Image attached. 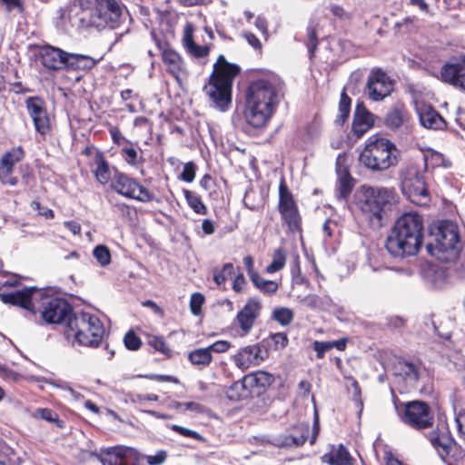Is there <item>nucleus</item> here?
<instances>
[{
    "label": "nucleus",
    "mask_w": 465,
    "mask_h": 465,
    "mask_svg": "<svg viewBox=\"0 0 465 465\" xmlns=\"http://www.w3.org/2000/svg\"><path fill=\"white\" fill-rule=\"evenodd\" d=\"M422 367L420 362L398 359L392 365V374L395 381L403 382L405 389H414L420 378Z\"/></svg>",
    "instance_id": "obj_16"
},
{
    "label": "nucleus",
    "mask_w": 465,
    "mask_h": 465,
    "mask_svg": "<svg viewBox=\"0 0 465 465\" xmlns=\"http://www.w3.org/2000/svg\"><path fill=\"white\" fill-rule=\"evenodd\" d=\"M120 0H97L92 8L89 25L98 30L114 29L119 26L124 13Z\"/></svg>",
    "instance_id": "obj_11"
},
{
    "label": "nucleus",
    "mask_w": 465,
    "mask_h": 465,
    "mask_svg": "<svg viewBox=\"0 0 465 465\" xmlns=\"http://www.w3.org/2000/svg\"><path fill=\"white\" fill-rule=\"evenodd\" d=\"M282 81L269 74L252 81L246 91L243 118L253 128L263 127L274 114L280 102Z\"/></svg>",
    "instance_id": "obj_1"
},
{
    "label": "nucleus",
    "mask_w": 465,
    "mask_h": 465,
    "mask_svg": "<svg viewBox=\"0 0 465 465\" xmlns=\"http://www.w3.org/2000/svg\"><path fill=\"white\" fill-rule=\"evenodd\" d=\"M245 283H246V281H245L243 274L239 273L233 281L232 290L235 292H241L243 290Z\"/></svg>",
    "instance_id": "obj_64"
},
{
    "label": "nucleus",
    "mask_w": 465,
    "mask_h": 465,
    "mask_svg": "<svg viewBox=\"0 0 465 465\" xmlns=\"http://www.w3.org/2000/svg\"><path fill=\"white\" fill-rule=\"evenodd\" d=\"M31 208L34 211H36L38 215L44 216L45 219H53L54 216L53 210L42 206L41 203L37 201H33L31 203Z\"/></svg>",
    "instance_id": "obj_57"
},
{
    "label": "nucleus",
    "mask_w": 465,
    "mask_h": 465,
    "mask_svg": "<svg viewBox=\"0 0 465 465\" xmlns=\"http://www.w3.org/2000/svg\"><path fill=\"white\" fill-rule=\"evenodd\" d=\"M93 255L103 267L107 266L111 262V253L105 245H97L93 251Z\"/></svg>",
    "instance_id": "obj_45"
},
{
    "label": "nucleus",
    "mask_w": 465,
    "mask_h": 465,
    "mask_svg": "<svg viewBox=\"0 0 465 465\" xmlns=\"http://www.w3.org/2000/svg\"><path fill=\"white\" fill-rule=\"evenodd\" d=\"M439 78L444 83L465 90V58L442 65Z\"/></svg>",
    "instance_id": "obj_22"
},
{
    "label": "nucleus",
    "mask_w": 465,
    "mask_h": 465,
    "mask_svg": "<svg viewBox=\"0 0 465 465\" xmlns=\"http://www.w3.org/2000/svg\"><path fill=\"white\" fill-rule=\"evenodd\" d=\"M230 346V342L227 341H217L211 344L210 346H208L207 349L209 350L211 354L213 352L221 353L228 351Z\"/></svg>",
    "instance_id": "obj_59"
},
{
    "label": "nucleus",
    "mask_w": 465,
    "mask_h": 465,
    "mask_svg": "<svg viewBox=\"0 0 465 465\" xmlns=\"http://www.w3.org/2000/svg\"><path fill=\"white\" fill-rule=\"evenodd\" d=\"M255 27L265 36H268V24L266 19L262 16L258 15L255 19Z\"/></svg>",
    "instance_id": "obj_62"
},
{
    "label": "nucleus",
    "mask_w": 465,
    "mask_h": 465,
    "mask_svg": "<svg viewBox=\"0 0 465 465\" xmlns=\"http://www.w3.org/2000/svg\"><path fill=\"white\" fill-rule=\"evenodd\" d=\"M43 301L41 311L44 321L50 324H64L71 321L74 312L72 306L64 299L46 295L45 292L36 287H25L11 292H0V301L5 304L19 306L35 312V302Z\"/></svg>",
    "instance_id": "obj_2"
},
{
    "label": "nucleus",
    "mask_w": 465,
    "mask_h": 465,
    "mask_svg": "<svg viewBox=\"0 0 465 465\" xmlns=\"http://www.w3.org/2000/svg\"><path fill=\"white\" fill-rule=\"evenodd\" d=\"M98 61L89 55L68 53L66 70H89L94 67Z\"/></svg>",
    "instance_id": "obj_31"
},
{
    "label": "nucleus",
    "mask_w": 465,
    "mask_h": 465,
    "mask_svg": "<svg viewBox=\"0 0 465 465\" xmlns=\"http://www.w3.org/2000/svg\"><path fill=\"white\" fill-rule=\"evenodd\" d=\"M121 154L124 161L131 166L136 167L141 164L143 160V157L138 153L137 150L132 145L124 146L121 149Z\"/></svg>",
    "instance_id": "obj_42"
},
{
    "label": "nucleus",
    "mask_w": 465,
    "mask_h": 465,
    "mask_svg": "<svg viewBox=\"0 0 465 465\" xmlns=\"http://www.w3.org/2000/svg\"><path fill=\"white\" fill-rule=\"evenodd\" d=\"M255 194H256V193L253 190H248L245 193L244 199H243L244 205L252 211L259 210L263 204L262 197H261L257 203L253 202L252 198Z\"/></svg>",
    "instance_id": "obj_50"
},
{
    "label": "nucleus",
    "mask_w": 465,
    "mask_h": 465,
    "mask_svg": "<svg viewBox=\"0 0 465 465\" xmlns=\"http://www.w3.org/2000/svg\"><path fill=\"white\" fill-rule=\"evenodd\" d=\"M328 465H353V460L348 450L341 444L331 445L330 450L321 458Z\"/></svg>",
    "instance_id": "obj_25"
},
{
    "label": "nucleus",
    "mask_w": 465,
    "mask_h": 465,
    "mask_svg": "<svg viewBox=\"0 0 465 465\" xmlns=\"http://www.w3.org/2000/svg\"><path fill=\"white\" fill-rule=\"evenodd\" d=\"M351 110V98L343 92L341 94V100L339 104V115L337 122L342 124L348 118Z\"/></svg>",
    "instance_id": "obj_44"
},
{
    "label": "nucleus",
    "mask_w": 465,
    "mask_h": 465,
    "mask_svg": "<svg viewBox=\"0 0 465 465\" xmlns=\"http://www.w3.org/2000/svg\"><path fill=\"white\" fill-rule=\"evenodd\" d=\"M261 302L257 299L251 298L238 312L234 323L240 328L241 336H245L251 331L261 314Z\"/></svg>",
    "instance_id": "obj_19"
},
{
    "label": "nucleus",
    "mask_w": 465,
    "mask_h": 465,
    "mask_svg": "<svg viewBox=\"0 0 465 465\" xmlns=\"http://www.w3.org/2000/svg\"><path fill=\"white\" fill-rule=\"evenodd\" d=\"M396 146L378 134L369 137L360 154V162L372 171H384L396 164Z\"/></svg>",
    "instance_id": "obj_8"
},
{
    "label": "nucleus",
    "mask_w": 465,
    "mask_h": 465,
    "mask_svg": "<svg viewBox=\"0 0 465 465\" xmlns=\"http://www.w3.org/2000/svg\"><path fill=\"white\" fill-rule=\"evenodd\" d=\"M397 414L402 423L420 430L432 427L434 414L428 403L421 401L394 402Z\"/></svg>",
    "instance_id": "obj_9"
},
{
    "label": "nucleus",
    "mask_w": 465,
    "mask_h": 465,
    "mask_svg": "<svg viewBox=\"0 0 465 465\" xmlns=\"http://www.w3.org/2000/svg\"><path fill=\"white\" fill-rule=\"evenodd\" d=\"M312 348L317 353V358L322 359L324 354L331 350V341H315L312 344Z\"/></svg>",
    "instance_id": "obj_56"
},
{
    "label": "nucleus",
    "mask_w": 465,
    "mask_h": 465,
    "mask_svg": "<svg viewBox=\"0 0 465 465\" xmlns=\"http://www.w3.org/2000/svg\"><path fill=\"white\" fill-rule=\"evenodd\" d=\"M397 201L394 188L362 185L358 204L362 213L374 228L383 224L387 212Z\"/></svg>",
    "instance_id": "obj_5"
},
{
    "label": "nucleus",
    "mask_w": 465,
    "mask_h": 465,
    "mask_svg": "<svg viewBox=\"0 0 465 465\" xmlns=\"http://www.w3.org/2000/svg\"><path fill=\"white\" fill-rule=\"evenodd\" d=\"M167 458V452L165 450H158L153 455H147L145 457L146 461L149 465H161Z\"/></svg>",
    "instance_id": "obj_58"
},
{
    "label": "nucleus",
    "mask_w": 465,
    "mask_h": 465,
    "mask_svg": "<svg viewBox=\"0 0 465 465\" xmlns=\"http://www.w3.org/2000/svg\"><path fill=\"white\" fill-rule=\"evenodd\" d=\"M348 390L351 394V399L354 401L356 407L359 408L360 411H361L363 407V402L361 400V391L358 381L354 379H351V382Z\"/></svg>",
    "instance_id": "obj_48"
},
{
    "label": "nucleus",
    "mask_w": 465,
    "mask_h": 465,
    "mask_svg": "<svg viewBox=\"0 0 465 465\" xmlns=\"http://www.w3.org/2000/svg\"><path fill=\"white\" fill-rule=\"evenodd\" d=\"M193 27L187 24L184 27L183 44L186 51L195 58H203L208 55L209 47L207 45H198L194 43L193 37Z\"/></svg>",
    "instance_id": "obj_29"
},
{
    "label": "nucleus",
    "mask_w": 465,
    "mask_h": 465,
    "mask_svg": "<svg viewBox=\"0 0 465 465\" xmlns=\"http://www.w3.org/2000/svg\"><path fill=\"white\" fill-rule=\"evenodd\" d=\"M233 265L232 263H225L221 271H214L213 281L217 285H221L233 273Z\"/></svg>",
    "instance_id": "obj_46"
},
{
    "label": "nucleus",
    "mask_w": 465,
    "mask_h": 465,
    "mask_svg": "<svg viewBox=\"0 0 465 465\" xmlns=\"http://www.w3.org/2000/svg\"><path fill=\"white\" fill-rule=\"evenodd\" d=\"M163 60L168 66V71L179 80L181 73L183 72V62L180 54L172 49H165L163 52Z\"/></svg>",
    "instance_id": "obj_32"
},
{
    "label": "nucleus",
    "mask_w": 465,
    "mask_h": 465,
    "mask_svg": "<svg viewBox=\"0 0 465 465\" xmlns=\"http://www.w3.org/2000/svg\"><path fill=\"white\" fill-rule=\"evenodd\" d=\"M274 381V377L263 371H258L256 372L245 375V382L252 389H265L269 387Z\"/></svg>",
    "instance_id": "obj_33"
},
{
    "label": "nucleus",
    "mask_w": 465,
    "mask_h": 465,
    "mask_svg": "<svg viewBox=\"0 0 465 465\" xmlns=\"http://www.w3.org/2000/svg\"><path fill=\"white\" fill-rule=\"evenodd\" d=\"M279 212L291 231H298L301 216L298 207L284 181L279 186Z\"/></svg>",
    "instance_id": "obj_15"
},
{
    "label": "nucleus",
    "mask_w": 465,
    "mask_h": 465,
    "mask_svg": "<svg viewBox=\"0 0 465 465\" xmlns=\"http://www.w3.org/2000/svg\"><path fill=\"white\" fill-rule=\"evenodd\" d=\"M403 123V112L395 107L388 112L385 117V125L392 130L398 129Z\"/></svg>",
    "instance_id": "obj_41"
},
{
    "label": "nucleus",
    "mask_w": 465,
    "mask_h": 465,
    "mask_svg": "<svg viewBox=\"0 0 465 465\" xmlns=\"http://www.w3.org/2000/svg\"><path fill=\"white\" fill-rule=\"evenodd\" d=\"M286 262V254L285 252L279 248L274 251L272 255V262L266 267V272L268 273H274L280 270H282Z\"/></svg>",
    "instance_id": "obj_40"
},
{
    "label": "nucleus",
    "mask_w": 465,
    "mask_h": 465,
    "mask_svg": "<svg viewBox=\"0 0 465 465\" xmlns=\"http://www.w3.org/2000/svg\"><path fill=\"white\" fill-rule=\"evenodd\" d=\"M272 318L281 325L286 326L293 320V312L291 309L286 307L276 308L272 312Z\"/></svg>",
    "instance_id": "obj_43"
},
{
    "label": "nucleus",
    "mask_w": 465,
    "mask_h": 465,
    "mask_svg": "<svg viewBox=\"0 0 465 465\" xmlns=\"http://www.w3.org/2000/svg\"><path fill=\"white\" fill-rule=\"evenodd\" d=\"M310 432L308 423H299L293 426L291 431L284 435L281 440L283 447H299L305 443Z\"/></svg>",
    "instance_id": "obj_26"
},
{
    "label": "nucleus",
    "mask_w": 465,
    "mask_h": 465,
    "mask_svg": "<svg viewBox=\"0 0 465 465\" xmlns=\"http://www.w3.org/2000/svg\"><path fill=\"white\" fill-rule=\"evenodd\" d=\"M195 177V165L193 163H187L184 164L183 172L180 174V178L186 182L192 183Z\"/></svg>",
    "instance_id": "obj_55"
},
{
    "label": "nucleus",
    "mask_w": 465,
    "mask_h": 465,
    "mask_svg": "<svg viewBox=\"0 0 465 465\" xmlns=\"http://www.w3.org/2000/svg\"><path fill=\"white\" fill-rule=\"evenodd\" d=\"M124 342L125 347L131 351H136L142 345L141 339L137 335H135L134 331H131L125 334L124 338Z\"/></svg>",
    "instance_id": "obj_51"
},
{
    "label": "nucleus",
    "mask_w": 465,
    "mask_h": 465,
    "mask_svg": "<svg viewBox=\"0 0 465 465\" xmlns=\"http://www.w3.org/2000/svg\"><path fill=\"white\" fill-rule=\"evenodd\" d=\"M25 105L35 131L42 135H45L50 130V118L45 102L38 96H33L26 99Z\"/></svg>",
    "instance_id": "obj_20"
},
{
    "label": "nucleus",
    "mask_w": 465,
    "mask_h": 465,
    "mask_svg": "<svg viewBox=\"0 0 465 465\" xmlns=\"http://www.w3.org/2000/svg\"><path fill=\"white\" fill-rule=\"evenodd\" d=\"M147 343L153 347L155 351L162 352L163 354H169L170 349L166 345L164 340L161 336L151 335L148 336Z\"/></svg>",
    "instance_id": "obj_47"
},
{
    "label": "nucleus",
    "mask_w": 465,
    "mask_h": 465,
    "mask_svg": "<svg viewBox=\"0 0 465 465\" xmlns=\"http://www.w3.org/2000/svg\"><path fill=\"white\" fill-rule=\"evenodd\" d=\"M99 460L103 465H137L138 452L125 446H114L101 450Z\"/></svg>",
    "instance_id": "obj_17"
},
{
    "label": "nucleus",
    "mask_w": 465,
    "mask_h": 465,
    "mask_svg": "<svg viewBox=\"0 0 465 465\" xmlns=\"http://www.w3.org/2000/svg\"><path fill=\"white\" fill-rule=\"evenodd\" d=\"M394 89L393 81L381 69L373 68L367 80L366 94L373 102L383 101Z\"/></svg>",
    "instance_id": "obj_14"
},
{
    "label": "nucleus",
    "mask_w": 465,
    "mask_h": 465,
    "mask_svg": "<svg viewBox=\"0 0 465 465\" xmlns=\"http://www.w3.org/2000/svg\"><path fill=\"white\" fill-rule=\"evenodd\" d=\"M237 65L230 64L223 55H219L213 64L209 82L203 86V93L210 100V104L220 112H226L232 104V83L239 74Z\"/></svg>",
    "instance_id": "obj_4"
},
{
    "label": "nucleus",
    "mask_w": 465,
    "mask_h": 465,
    "mask_svg": "<svg viewBox=\"0 0 465 465\" xmlns=\"http://www.w3.org/2000/svg\"><path fill=\"white\" fill-rule=\"evenodd\" d=\"M363 75L364 73L362 70L358 69L353 71L349 78L348 88H355L358 85V84L362 80Z\"/></svg>",
    "instance_id": "obj_60"
},
{
    "label": "nucleus",
    "mask_w": 465,
    "mask_h": 465,
    "mask_svg": "<svg viewBox=\"0 0 465 465\" xmlns=\"http://www.w3.org/2000/svg\"><path fill=\"white\" fill-rule=\"evenodd\" d=\"M430 282L434 288H442L446 282V272L443 268L440 267H430L427 271Z\"/></svg>",
    "instance_id": "obj_39"
},
{
    "label": "nucleus",
    "mask_w": 465,
    "mask_h": 465,
    "mask_svg": "<svg viewBox=\"0 0 465 465\" xmlns=\"http://www.w3.org/2000/svg\"><path fill=\"white\" fill-rule=\"evenodd\" d=\"M432 233L433 242L426 245L428 253L442 262H454L460 254L457 225L448 220L441 221Z\"/></svg>",
    "instance_id": "obj_7"
},
{
    "label": "nucleus",
    "mask_w": 465,
    "mask_h": 465,
    "mask_svg": "<svg viewBox=\"0 0 465 465\" xmlns=\"http://www.w3.org/2000/svg\"><path fill=\"white\" fill-rule=\"evenodd\" d=\"M22 157V151L8 152L3 155L0 161V181L4 184L15 186L17 179L13 176L14 165Z\"/></svg>",
    "instance_id": "obj_24"
},
{
    "label": "nucleus",
    "mask_w": 465,
    "mask_h": 465,
    "mask_svg": "<svg viewBox=\"0 0 465 465\" xmlns=\"http://www.w3.org/2000/svg\"><path fill=\"white\" fill-rule=\"evenodd\" d=\"M455 421L460 434L465 440V411H461L456 414Z\"/></svg>",
    "instance_id": "obj_61"
},
{
    "label": "nucleus",
    "mask_w": 465,
    "mask_h": 465,
    "mask_svg": "<svg viewBox=\"0 0 465 465\" xmlns=\"http://www.w3.org/2000/svg\"><path fill=\"white\" fill-rule=\"evenodd\" d=\"M204 297L200 292H194L190 299V309L193 315L198 316L202 312Z\"/></svg>",
    "instance_id": "obj_49"
},
{
    "label": "nucleus",
    "mask_w": 465,
    "mask_h": 465,
    "mask_svg": "<svg viewBox=\"0 0 465 465\" xmlns=\"http://www.w3.org/2000/svg\"><path fill=\"white\" fill-rule=\"evenodd\" d=\"M428 439L446 465H456L455 462L463 457L462 450L444 424L430 432Z\"/></svg>",
    "instance_id": "obj_12"
},
{
    "label": "nucleus",
    "mask_w": 465,
    "mask_h": 465,
    "mask_svg": "<svg viewBox=\"0 0 465 465\" xmlns=\"http://www.w3.org/2000/svg\"><path fill=\"white\" fill-rule=\"evenodd\" d=\"M402 193L413 203L423 206L430 201L424 175L417 166L409 165L401 171Z\"/></svg>",
    "instance_id": "obj_10"
},
{
    "label": "nucleus",
    "mask_w": 465,
    "mask_h": 465,
    "mask_svg": "<svg viewBox=\"0 0 465 465\" xmlns=\"http://www.w3.org/2000/svg\"><path fill=\"white\" fill-rule=\"evenodd\" d=\"M32 416L35 419H42L54 423L58 428H64V422L60 420L58 415L51 409L38 408L33 412Z\"/></svg>",
    "instance_id": "obj_38"
},
{
    "label": "nucleus",
    "mask_w": 465,
    "mask_h": 465,
    "mask_svg": "<svg viewBox=\"0 0 465 465\" xmlns=\"http://www.w3.org/2000/svg\"><path fill=\"white\" fill-rule=\"evenodd\" d=\"M95 168L93 170L96 181L104 185L112 182V170L104 154L97 152L94 157Z\"/></svg>",
    "instance_id": "obj_30"
},
{
    "label": "nucleus",
    "mask_w": 465,
    "mask_h": 465,
    "mask_svg": "<svg viewBox=\"0 0 465 465\" xmlns=\"http://www.w3.org/2000/svg\"><path fill=\"white\" fill-rule=\"evenodd\" d=\"M307 35H308V42H307V49L310 54V57L312 58L314 51L318 45L317 35L314 28L308 27L307 28Z\"/></svg>",
    "instance_id": "obj_54"
},
{
    "label": "nucleus",
    "mask_w": 465,
    "mask_h": 465,
    "mask_svg": "<svg viewBox=\"0 0 465 465\" xmlns=\"http://www.w3.org/2000/svg\"><path fill=\"white\" fill-rule=\"evenodd\" d=\"M423 238V219L417 213H406L395 222L385 247L396 258L416 255Z\"/></svg>",
    "instance_id": "obj_3"
},
{
    "label": "nucleus",
    "mask_w": 465,
    "mask_h": 465,
    "mask_svg": "<svg viewBox=\"0 0 465 465\" xmlns=\"http://www.w3.org/2000/svg\"><path fill=\"white\" fill-rule=\"evenodd\" d=\"M5 5L7 12L13 10L22 11V4L20 0H0Z\"/></svg>",
    "instance_id": "obj_63"
},
{
    "label": "nucleus",
    "mask_w": 465,
    "mask_h": 465,
    "mask_svg": "<svg viewBox=\"0 0 465 465\" xmlns=\"http://www.w3.org/2000/svg\"><path fill=\"white\" fill-rule=\"evenodd\" d=\"M111 188L117 193L142 203L153 200L152 193L135 179L125 173L114 170V175L111 183Z\"/></svg>",
    "instance_id": "obj_13"
},
{
    "label": "nucleus",
    "mask_w": 465,
    "mask_h": 465,
    "mask_svg": "<svg viewBox=\"0 0 465 465\" xmlns=\"http://www.w3.org/2000/svg\"><path fill=\"white\" fill-rule=\"evenodd\" d=\"M37 55L41 64L49 71L66 69L68 52L61 48L45 45L38 48Z\"/></svg>",
    "instance_id": "obj_18"
},
{
    "label": "nucleus",
    "mask_w": 465,
    "mask_h": 465,
    "mask_svg": "<svg viewBox=\"0 0 465 465\" xmlns=\"http://www.w3.org/2000/svg\"><path fill=\"white\" fill-rule=\"evenodd\" d=\"M227 397L232 401H240L252 394V388L245 382V376L232 383L227 391Z\"/></svg>",
    "instance_id": "obj_34"
},
{
    "label": "nucleus",
    "mask_w": 465,
    "mask_h": 465,
    "mask_svg": "<svg viewBox=\"0 0 465 465\" xmlns=\"http://www.w3.org/2000/svg\"><path fill=\"white\" fill-rule=\"evenodd\" d=\"M170 428L173 431L179 433L181 436H183V437H186V438L194 439V440H203V436L200 435L195 430H190V429H187V428L176 425V424L171 425Z\"/></svg>",
    "instance_id": "obj_52"
},
{
    "label": "nucleus",
    "mask_w": 465,
    "mask_h": 465,
    "mask_svg": "<svg viewBox=\"0 0 465 465\" xmlns=\"http://www.w3.org/2000/svg\"><path fill=\"white\" fill-rule=\"evenodd\" d=\"M373 114L363 106L357 105L354 113L352 131L357 137L362 136L373 125Z\"/></svg>",
    "instance_id": "obj_27"
},
{
    "label": "nucleus",
    "mask_w": 465,
    "mask_h": 465,
    "mask_svg": "<svg viewBox=\"0 0 465 465\" xmlns=\"http://www.w3.org/2000/svg\"><path fill=\"white\" fill-rule=\"evenodd\" d=\"M267 355V351L258 344L246 346L241 349L234 356L235 365L242 371L249 369L251 366L259 365Z\"/></svg>",
    "instance_id": "obj_21"
},
{
    "label": "nucleus",
    "mask_w": 465,
    "mask_h": 465,
    "mask_svg": "<svg viewBox=\"0 0 465 465\" xmlns=\"http://www.w3.org/2000/svg\"><path fill=\"white\" fill-rule=\"evenodd\" d=\"M415 108L423 127L432 130H443L446 127L444 118L430 104L416 102Z\"/></svg>",
    "instance_id": "obj_23"
},
{
    "label": "nucleus",
    "mask_w": 465,
    "mask_h": 465,
    "mask_svg": "<svg viewBox=\"0 0 465 465\" xmlns=\"http://www.w3.org/2000/svg\"><path fill=\"white\" fill-rule=\"evenodd\" d=\"M183 194L188 205L194 211V213L201 215L206 214L207 208L202 202L199 195L189 190H183Z\"/></svg>",
    "instance_id": "obj_37"
},
{
    "label": "nucleus",
    "mask_w": 465,
    "mask_h": 465,
    "mask_svg": "<svg viewBox=\"0 0 465 465\" xmlns=\"http://www.w3.org/2000/svg\"><path fill=\"white\" fill-rule=\"evenodd\" d=\"M189 361L198 368L202 369L210 365L213 361V355L206 348L196 349L189 352Z\"/></svg>",
    "instance_id": "obj_35"
},
{
    "label": "nucleus",
    "mask_w": 465,
    "mask_h": 465,
    "mask_svg": "<svg viewBox=\"0 0 465 465\" xmlns=\"http://www.w3.org/2000/svg\"><path fill=\"white\" fill-rule=\"evenodd\" d=\"M345 160V157L340 154L337 157V174L338 181L336 185L337 196L339 198H346L352 190V183L346 167H341V162Z\"/></svg>",
    "instance_id": "obj_28"
},
{
    "label": "nucleus",
    "mask_w": 465,
    "mask_h": 465,
    "mask_svg": "<svg viewBox=\"0 0 465 465\" xmlns=\"http://www.w3.org/2000/svg\"><path fill=\"white\" fill-rule=\"evenodd\" d=\"M104 334L105 329L98 316L85 312L74 313L65 331L66 338H73V344L93 348L99 346Z\"/></svg>",
    "instance_id": "obj_6"
},
{
    "label": "nucleus",
    "mask_w": 465,
    "mask_h": 465,
    "mask_svg": "<svg viewBox=\"0 0 465 465\" xmlns=\"http://www.w3.org/2000/svg\"><path fill=\"white\" fill-rule=\"evenodd\" d=\"M253 285L264 294H273L279 289V283L274 281L265 280L258 275H253L251 280Z\"/></svg>",
    "instance_id": "obj_36"
},
{
    "label": "nucleus",
    "mask_w": 465,
    "mask_h": 465,
    "mask_svg": "<svg viewBox=\"0 0 465 465\" xmlns=\"http://www.w3.org/2000/svg\"><path fill=\"white\" fill-rule=\"evenodd\" d=\"M159 397L153 393L140 394L133 393L130 395V401L135 404L143 405L145 401H156Z\"/></svg>",
    "instance_id": "obj_53"
}]
</instances>
